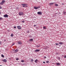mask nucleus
Returning <instances> with one entry per match:
<instances>
[{"label": "nucleus", "mask_w": 66, "mask_h": 66, "mask_svg": "<svg viewBox=\"0 0 66 66\" xmlns=\"http://www.w3.org/2000/svg\"><path fill=\"white\" fill-rule=\"evenodd\" d=\"M19 14L20 16H21L23 15V12H19Z\"/></svg>", "instance_id": "5"}, {"label": "nucleus", "mask_w": 66, "mask_h": 66, "mask_svg": "<svg viewBox=\"0 0 66 66\" xmlns=\"http://www.w3.org/2000/svg\"><path fill=\"white\" fill-rule=\"evenodd\" d=\"M55 6H58V4H55Z\"/></svg>", "instance_id": "21"}, {"label": "nucleus", "mask_w": 66, "mask_h": 66, "mask_svg": "<svg viewBox=\"0 0 66 66\" xmlns=\"http://www.w3.org/2000/svg\"><path fill=\"white\" fill-rule=\"evenodd\" d=\"M22 5L23 7H24L25 6H27V4H21Z\"/></svg>", "instance_id": "4"}, {"label": "nucleus", "mask_w": 66, "mask_h": 66, "mask_svg": "<svg viewBox=\"0 0 66 66\" xmlns=\"http://www.w3.org/2000/svg\"><path fill=\"white\" fill-rule=\"evenodd\" d=\"M34 27H36V25H34Z\"/></svg>", "instance_id": "43"}, {"label": "nucleus", "mask_w": 66, "mask_h": 66, "mask_svg": "<svg viewBox=\"0 0 66 66\" xmlns=\"http://www.w3.org/2000/svg\"><path fill=\"white\" fill-rule=\"evenodd\" d=\"M18 51V50L17 49L16 50H15V51L14 52V53H17V52Z\"/></svg>", "instance_id": "13"}, {"label": "nucleus", "mask_w": 66, "mask_h": 66, "mask_svg": "<svg viewBox=\"0 0 66 66\" xmlns=\"http://www.w3.org/2000/svg\"><path fill=\"white\" fill-rule=\"evenodd\" d=\"M1 56H2V57H4V55H3V54L1 55Z\"/></svg>", "instance_id": "22"}, {"label": "nucleus", "mask_w": 66, "mask_h": 66, "mask_svg": "<svg viewBox=\"0 0 66 66\" xmlns=\"http://www.w3.org/2000/svg\"><path fill=\"white\" fill-rule=\"evenodd\" d=\"M43 63H44V64H45V62L44 61L43 62Z\"/></svg>", "instance_id": "39"}, {"label": "nucleus", "mask_w": 66, "mask_h": 66, "mask_svg": "<svg viewBox=\"0 0 66 66\" xmlns=\"http://www.w3.org/2000/svg\"><path fill=\"white\" fill-rule=\"evenodd\" d=\"M26 7H28V6H26Z\"/></svg>", "instance_id": "44"}, {"label": "nucleus", "mask_w": 66, "mask_h": 66, "mask_svg": "<svg viewBox=\"0 0 66 66\" xmlns=\"http://www.w3.org/2000/svg\"><path fill=\"white\" fill-rule=\"evenodd\" d=\"M58 59L59 60H60V57H58Z\"/></svg>", "instance_id": "28"}, {"label": "nucleus", "mask_w": 66, "mask_h": 66, "mask_svg": "<svg viewBox=\"0 0 66 66\" xmlns=\"http://www.w3.org/2000/svg\"><path fill=\"white\" fill-rule=\"evenodd\" d=\"M59 46H60V45H59Z\"/></svg>", "instance_id": "45"}, {"label": "nucleus", "mask_w": 66, "mask_h": 66, "mask_svg": "<svg viewBox=\"0 0 66 66\" xmlns=\"http://www.w3.org/2000/svg\"><path fill=\"white\" fill-rule=\"evenodd\" d=\"M5 2V1H4V0H2V2H1L0 3V5H3V4Z\"/></svg>", "instance_id": "1"}, {"label": "nucleus", "mask_w": 66, "mask_h": 66, "mask_svg": "<svg viewBox=\"0 0 66 66\" xmlns=\"http://www.w3.org/2000/svg\"><path fill=\"white\" fill-rule=\"evenodd\" d=\"M17 9H18V10L19 9V7H17L16 8Z\"/></svg>", "instance_id": "37"}, {"label": "nucleus", "mask_w": 66, "mask_h": 66, "mask_svg": "<svg viewBox=\"0 0 66 66\" xmlns=\"http://www.w3.org/2000/svg\"><path fill=\"white\" fill-rule=\"evenodd\" d=\"M37 47H40V46H37Z\"/></svg>", "instance_id": "32"}, {"label": "nucleus", "mask_w": 66, "mask_h": 66, "mask_svg": "<svg viewBox=\"0 0 66 66\" xmlns=\"http://www.w3.org/2000/svg\"><path fill=\"white\" fill-rule=\"evenodd\" d=\"M15 44L13 43L12 44V46H13V45H14Z\"/></svg>", "instance_id": "40"}, {"label": "nucleus", "mask_w": 66, "mask_h": 66, "mask_svg": "<svg viewBox=\"0 0 66 66\" xmlns=\"http://www.w3.org/2000/svg\"><path fill=\"white\" fill-rule=\"evenodd\" d=\"M55 44L56 45H59V44L58 43H56Z\"/></svg>", "instance_id": "25"}, {"label": "nucleus", "mask_w": 66, "mask_h": 66, "mask_svg": "<svg viewBox=\"0 0 66 66\" xmlns=\"http://www.w3.org/2000/svg\"><path fill=\"white\" fill-rule=\"evenodd\" d=\"M2 9V7H1V6H0V9Z\"/></svg>", "instance_id": "27"}, {"label": "nucleus", "mask_w": 66, "mask_h": 66, "mask_svg": "<svg viewBox=\"0 0 66 66\" xmlns=\"http://www.w3.org/2000/svg\"><path fill=\"white\" fill-rule=\"evenodd\" d=\"M11 37H13V36H14V35H13V34H11Z\"/></svg>", "instance_id": "18"}, {"label": "nucleus", "mask_w": 66, "mask_h": 66, "mask_svg": "<svg viewBox=\"0 0 66 66\" xmlns=\"http://www.w3.org/2000/svg\"><path fill=\"white\" fill-rule=\"evenodd\" d=\"M54 3H50L49 4H50V5H53Z\"/></svg>", "instance_id": "9"}, {"label": "nucleus", "mask_w": 66, "mask_h": 66, "mask_svg": "<svg viewBox=\"0 0 66 66\" xmlns=\"http://www.w3.org/2000/svg\"><path fill=\"white\" fill-rule=\"evenodd\" d=\"M4 17L5 18H7L8 17V15L7 14H5L4 15Z\"/></svg>", "instance_id": "6"}, {"label": "nucleus", "mask_w": 66, "mask_h": 66, "mask_svg": "<svg viewBox=\"0 0 66 66\" xmlns=\"http://www.w3.org/2000/svg\"><path fill=\"white\" fill-rule=\"evenodd\" d=\"M63 42H59V44H60V45H63Z\"/></svg>", "instance_id": "11"}, {"label": "nucleus", "mask_w": 66, "mask_h": 66, "mask_svg": "<svg viewBox=\"0 0 66 66\" xmlns=\"http://www.w3.org/2000/svg\"><path fill=\"white\" fill-rule=\"evenodd\" d=\"M34 8L35 10H37V9H38V7L36 6L34 7Z\"/></svg>", "instance_id": "12"}, {"label": "nucleus", "mask_w": 66, "mask_h": 66, "mask_svg": "<svg viewBox=\"0 0 66 66\" xmlns=\"http://www.w3.org/2000/svg\"><path fill=\"white\" fill-rule=\"evenodd\" d=\"M37 13L38 15H42V12L41 11L38 12H37Z\"/></svg>", "instance_id": "3"}, {"label": "nucleus", "mask_w": 66, "mask_h": 66, "mask_svg": "<svg viewBox=\"0 0 66 66\" xmlns=\"http://www.w3.org/2000/svg\"><path fill=\"white\" fill-rule=\"evenodd\" d=\"M38 62V60L36 59L35 61V63H37V62Z\"/></svg>", "instance_id": "15"}, {"label": "nucleus", "mask_w": 66, "mask_h": 66, "mask_svg": "<svg viewBox=\"0 0 66 66\" xmlns=\"http://www.w3.org/2000/svg\"><path fill=\"white\" fill-rule=\"evenodd\" d=\"M3 18H2L1 17H0V20H3Z\"/></svg>", "instance_id": "19"}, {"label": "nucleus", "mask_w": 66, "mask_h": 66, "mask_svg": "<svg viewBox=\"0 0 66 66\" xmlns=\"http://www.w3.org/2000/svg\"><path fill=\"white\" fill-rule=\"evenodd\" d=\"M1 42H0V45H1Z\"/></svg>", "instance_id": "38"}, {"label": "nucleus", "mask_w": 66, "mask_h": 66, "mask_svg": "<svg viewBox=\"0 0 66 66\" xmlns=\"http://www.w3.org/2000/svg\"><path fill=\"white\" fill-rule=\"evenodd\" d=\"M19 59L18 58H16V61H18V60H19Z\"/></svg>", "instance_id": "20"}, {"label": "nucleus", "mask_w": 66, "mask_h": 66, "mask_svg": "<svg viewBox=\"0 0 66 66\" xmlns=\"http://www.w3.org/2000/svg\"><path fill=\"white\" fill-rule=\"evenodd\" d=\"M62 5H64V3H62Z\"/></svg>", "instance_id": "41"}, {"label": "nucleus", "mask_w": 66, "mask_h": 66, "mask_svg": "<svg viewBox=\"0 0 66 66\" xmlns=\"http://www.w3.org/2000/svg\"><path fill=\"white\" fill-rule=\"evenodd\" d=\"M63 14H65V13H66V12L65 11H63Z\"/></svg>", "instance_id": "26"}, {"label": "nucleus", "mask_w": 66, "mask_h": 66, "mask_svg": "<svg viewBox=\"0 0 66 66\" xmlns=\"http://www.w3.org/2000/svg\"><path fill=\"white\" fill-rule=\"evenodd\" d=\"M30 32H29V31H27V33H29Z\"/></svg>", "instance_id": "29"}, {"label": "nucleus", "mask_w": 66, "mask_h": 66, "mask_svg": "<svg viewBox=\"0 0 66 66\" xmlns=\"http://www.w3.org/2000/svg\"><path fill=\"white\" fill-rule=\"evenodd\" d=\"M31 62H32V61H33V60L32 59L31 60Z\"/></svg>", "instance_id": "35"}, {"label": "nucleus", "mask_w": 66, "mask_h": 66, "mask_svg": "<svg viewBox=\"0 0 66 66\" xmlns=\"http://www.w3.org/2000/svg\"><path fill=\"white\" fill-rule=\"evenodd\" d=\"M14 28H16V27L15 26H14Z\"/></svg>", "instance_id": "36"}, {"label": "nucleus", "mask_w": 66, "mask_h": 66, "mask_svg": "<svg viewBox=\"0 0 66 66\" xmlns=\"http://www.w3.org/2000/svg\"><path fill=\"white\" fill-rule=\"evenodd\" d=\"M21 22H22L23 23H24V22L25 21H24V20L22 21H21Z\"/></svg>", "instance_id": "24"}, {"label": "nucleus", "mask_w": 66, "mask_h": 66, "mask_svg": "<svg viewBox=\"0 0 66 66\" xmlns=\"http://www.w3.org/2000/svg\"><path fill=\"white\" fill-rule=\"evenodd\" d=\"M33 40V39H29V42H32Z\"/></svg>", "instance_id": "10"}, {"label": "nucleus", "mask_w": 66, "mask_h": 66, "mask_svg": "<svg viewBox=\"0 0 66 66\" xmlns=\"http://www.w3.org/2000/svg\"><path fill=\"white\" fill-rule=\"evenodd\" d=\"M18 44L20 45H21L22 44V42L20 41H19L18 42Z\"/></svg>", "instance_id": "2"}, {"label": "nucleus", "mask_w": 66, "mask_h": 66, "mask_svg": "<svg viewBox=\"0 0 66 66\" xmlns=\"http://www.w3.org/2000/svg\"><path fill=\"white\" fill-rule=\"evenodd\" d=\"M46 63H49V61H46Z\"/></svg>", "instance_id": "30"}, {"label": "nucleus", "mask_w": 66, "mask_h": 66, "mask_svg": "<svg viewBox=\"0 0 66 66\" xmlns=\"http://www.w3.org/2000/svg\"><path fill=\"white\" fill-rule=\"evenodd\" d=\"M56 64L57 65V66H60V63H56Z\"/></svg>", "instance_id": "14"}, {"label": "nucleus", "mask_w": 66, "mask_h": 66, "mask_svg": "<svg viewBox=\"0 0 66 66\" xmlns=\"http://www.w3.org/2000/svg\"><path fill=\"white\" fill-rule=\"evenodd\" d=\"M21 61V62L23 63V62H24V61L23 60H22Z\"/></svg>", "instance_id": "23"}, {"label": "nucleus", "mask_w": 66, "mask_h": 66, "mask_svg": "<svg viewBox=\"0 0 66 66\" xmlns=\"http://www.w3.org/2000/svg\"><path fill=\"white\" fill-rule=\"evenodd\" d=\"M44 59H46V58H47L46 56H44Z\"/></svg>", "instance_id": "31"}, {"label": "nucleus", "mask_w": 66, "mask_h": 66, "mask_svg": "<svg viewBox=\"0 0 66 66\" xmlns=\"http://www.w3.org/2000/svg\"><path fill=\"white\" fill-rule=\"evenodd\" d=\"M43 29H47V28H46V27L44 26L43 27Z\"/></svg>", "instance_id": "17"}, {"label": "nucleus", "mask_w": 66, "mask_h": 66, "mask_svg": "<svg viewBox=\"0 0 66 66\" xmlns=\"http://www.w3.org/2000/svg\"><path fill=\"white\" fill-rule=\"evenodd\" d=\"M1 12H0V15H1Z\"/></svg>", "instance_id": "42"}, {"label": "nucleus", "mask_w": 66, "mask_h": 66, "mask_svg": "<svg viewBox=\"0 0 66 66\" xmlns=\"http://www.w3.org/2000/svg\"><path fill=\"white\" fill-rule=\"evenodd\" d=\"M17 27L18 29H19V30H20L21 29V27L20 26H17Z\"/></svg>", "instance_id": "8"}, {"label": "nucleus", "mask_w": 66, "mask_h": 66, "mask_svg": "<svg viewBox=\"0 0 66 66\" xmlns=\"http://www.w3.org/2000/svg\"><path fill=\"white\" fill-rule=\"evenodd\" d=\"M39 51H40V50L36 49L35 50V52H39Z\"/></svg>", "instance_id": "7"}, {"label": "nucleus", "mask_w": 66, "mask_h": 66, "mask_svg": "<svg viewBox=\"0 0 66 66\" xmlns=\"http://www.w3.org/2000/svg\"><path fill=\"white\" fill-rule=\"evenodd\" d=\"M64 58H66V55H65V56H64Z\"/></svg>", "instance_id": "34"}, {"label": "nucleus", "mask_w": 66, "mask_h": 66, "mask_svg": "<svg viewBox=\"0 0 66 66\" xmlns=\"http://www.w3.org/2000/svg\"><path fill=\"white\" fill-rule=\"evenodd\" d=\"M38 7V9H39V8H40V6H39L38 7Z\"/></svg>", "instance_id": "33"}, {"label": "nucleus", "mask_w": 66, "mask_h": 66, "mask_svg": "<svg viewBox=\"0 0 66 66\" xmlns=\"http://www.w3.org/2000/svg\"><path fill=\"white\" fill-rule=\"evenodd\" d=\"M3 61L4 62H5V63H6V60L5 59H4Z\"/></svg>", "instance_id": "16"}, {"label": "nucleus", "mask_w": 66, "mask_h": 66, "mask_svg": "<svg viewBox=\"0 0 66 66\" xmlns=\"http://www.w3.org/2000/svg\"><path fill=\"white\" fill-rule=\"evenodd\" d=\"M59 47H60V46H59Z\"/></svg>", "instance_id": "46"}]
</instances>
